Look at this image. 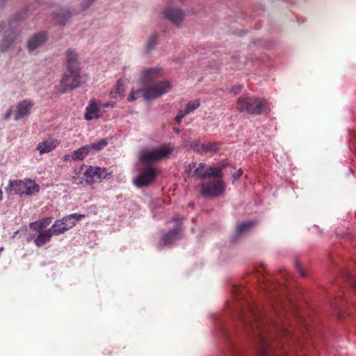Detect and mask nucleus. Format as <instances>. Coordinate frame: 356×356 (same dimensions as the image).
<instances>
[{"mask_svg":"<svg viewBox=\"0 0 356 356\" xmlns=\"http://www.w3.org/2000/svg\"><path fill=\"white\" fill-rule=\"evenodd\" d=\"M60 17V15L58 14L56 15V19H57L56 22L58 23V24H63L64 23V21H63L62 19H59L58 18Z\"/></svg>","mask_w":356,"mask_h":356,"instance_id":"32","label":"nucleus"},{"mask_svg":"<svg viewBox=\"0 0 356 356\" xmlns=\"http://www.w3.org/2000/svg\"><path fill=\"white\" fill-rule=\"evenodd\" d=\"M236 108L241 113L250 115H261L270 111L268 101L264 98L243 95L236 102Z\"/></svg>","mask_w":356,"mask_h":356,"instance_id":"4","label":"nucleus"},{"mask_svg":"<svg viewBox=\"0 0 356 356\" xmlns=\"http://www.w3.org/2000/svg\"><path fill=\"white\" fill-rule=\"evenodd\" d=\"M200 100L195 99L194 101L189 102L185 108L184 111H179L175 118V121L177 123H180L184 117L190 113L193 112L200 106Z\"/></svg>","mask_w":356,"mask_h":356,"instance_id":"16","label":"nucleus"},{"mask_svg":"<svg viewBox=\"0 0 356 356\" xmlns=\"http://www.w3.org/2000/svg\"><path fill=\"white\" fill-rule=\"evenodd\" d=\"M124 91V89L123 83L120 81H118L117 82L116 89H115V91L114 92V93L116 95H118L119 96H123Z\"/></svg>","mask_w":356,"mask_h":356,"instance_id":"23","label":"nucleus"},{"mask_svg":"<svg viewBox=\"0 0 356 356\" xmlns=\"http://www.w3.org/2000/svg\"><path fill=\"white\" fill-rule=\"evenodd\" d=\"M195 166V162H193L191 164H189L188 172H189Z\"/></svg>","mask_w":356,"mask_h":356,"instance_id":"33","label":"nucleus"},{"mask_svg":"<svg viewBox=\"0 0 356 356\" xmlns=\"http://www.w3.org/2000/svg\"><path fill=\"white\" fill-rule=\"evenodd\" d=\"M63 161H72L71 159V154H65V155H64L63 157Z\"/></svg>","mask_w":356,"mask_h":356,"instance_id":"30","label":"nucleus"},{"mask_svg":"<svg viewBox=\"0 0 356 356\" xmlns=\"http://www.w3.org/2000/svg\"><path fill=\"white\" fill-rule=\"evenodd\" d=\"M33 105V103L29 99H25L18 103L16 106V113L14 118L15 120L17 121L28 116L30 114Z\"/></svg>","mask_w":356,"mask_h":356,"instance_id":"13","label":"nucleus"},{"mask_svg":"<svg viewBox=\"0 0 356 356\" xmlns=\"http://www.w3.org/2000/svg\"><path fill=\"white\" fill-rule=\"evenodd\" d=\"M3 199V192L0 189V201Z\"/></svg>","mask_w":356,"mask_h":356,"instance_id":"37","label":"nucleus"},{"mask_svg":"<svg viewBox=\"0 0 356 356\" xmlns=\"http://www.w3.org/2000/svg\"><path fill=\"white\" fill-rule=\"evenodd\" d=\"M10 44L11 43L7 39H4L1 44V51H6L9 48Z\"/></svg>","mask_w":356,"mask_h":356,"instance_id":"24","label":"nucleus"},{"mask_svg":"<svg viewBox=\"0 0 356 356\" xmlns=\"http://www.w3.org/2000/svg\"><path fill=\"white\" fill-rule=\"evenodd\" d=\"M90 154L87 145L82 146L71 153V159L73 161H83Z\"/></svg>","mask_w":356,"mask_h":356,"instance_id":"19","label":"nucleus"},{"mask_svg":"<svg viewBox=\"0 0 356 356\" xmlns=\"http://www.w3.org/2000/svg\"><path fill=\"white\" fill-rule=\"evenodd\" d=\"M295 264H296V267L298 271L300 273V274L302 276H304L305 275V273L303 272L302 268L301 267V265H300V262L299 261H296Z\"/></svg>","mask_w":356,"mask_h":356,"instance_id":"25","label":"nucleus"},{"mask_svg":"<svg viewBox=\"0 0 356 356\" xmlns=\"http://www.w3.org/2000/svg\"><path fill=\"white\" fill-rule=\"evenodd\" d=\"M108 145V140L106 138H102L97 142L92 143L87 145L90 154H94L97 152L102 150Z\"/></svg>","mask_w":356,"mask_h":356,"instance_id":"20","label":"nucleus"},{"mask_svg":"<svg viewBox=\"0 0 356 356\" xmlns=\"http://www.w3.org/2000/svg\"><path fill=\"white\" fill-rule=\"evenodd\" d=\"M154 42H153L152 40H150L149 42V44H148V49H150L152 48V47L154 46Z\"/></svg>","mask_w":356,"mask_h":356,"instance_id":"34","label":"nucleus"},{"mask_svg":"<svg viewBox=\"0 0 356 356\" xmlns=\"http://www.w3.org/2000/svg\"><path fill=\"white\" fill-rule=\"evenodd\" d=\"M173 221L176 223V227L169 231L162 238L163 243L166 245L170 243L172 240L175 239L179 230V225L182 222V219L179 218L177 216L173 217Z\"/></svg>","mask_w":356,"mask_h":356,"instance_id":"15","label":"nucleus"},{"mask_svg":"<svg viewBox=\"0 0 356 356\" xmlns=\"http://www.w3.org/2000/svg\"><path fill=\"white\" fill-rule=\"evenodd\" d=\"M175 151V146L171 143H165L160 147H148L139 153V161L143 164H151L168 158Z\"/></svg>","mask_w":356,"mask_h":356,"instance_id":"6","label":"nucleus"},{"mask_svg":"<svg viewBox=\"0 0 356 356\" xmlns=\"http://www.w3.org/2000/svg\"><path fill=\"white\" fill-rule=\"evenodd\" d=\"M242 175V172L239 170L238 172H236L232 175V178L234 180L238 179Z\"/></svg>","mask_w":356,"mask_h":356,"instance_id":"26","label":"nucleus"},{"mask_svg":"<svg viewBox=\"0 0 356 356\" xmlns=\"http://www.w3.org/2000/svg\"><path fill=\"white\" fill-rule=\"evenodd\" d=\"M165 15L167 19L174 24H179L184 17L183 13L179 10L168 9L165 12Z\"/></svg>","mask_w":356,"mask_h":356,"instance_id":"18","label":"nucleus"},{"mask_svg":"<svg viewBox=\"0 0 356 356\" xmlns=\"http://www.w3.org/2000/svg\"><path fill=\"white\" fill-rule=\"evenodd\" d=\"M163 76V70L159 67L145 69L140 77V83L143 88L132 90L127 97L129 102H133L143 95L145 99H156L168 92L172 84L168 80L155 82Z\"/></svg>","mask_w":356,"mask_h":356,"instance_id":"1","label":"nucleus"},{"mask_svg":"<svg viewBox=\"0 0 356 356\" xmlns=\"http://www.w3.org/2000/svg\"><path fill=\"white\" fill-rule=\"evenodd\" d=\"M47 40V35L42 33L35 35L28 42V48L31 51L41 46Z\"/></svg>","mask_w":356,"mask_h":356,"instance_id":"17","label":"nucleus"},{"mask_svg":"<svg viewBox=\"0 0 356 356\" xmlns=\"http://www.w3.org/2000/svg\"><path fill=\"white\" fill-rule=\"evenodd\" d=\"M222 167L209 166L204 163H200L194 171V177L202 179L200 185V193L207 198H214L224 194L225 184L221 179Z\"/></svg>","mask_w":356,"mask_h":356,"instance_id":"2","label":"nucleus"},{"mask_svg":"<svg viewBox=\"0 0 356 356\" xmlns=\"http://www.w3.org/2000/svg\"><path fill=\"white\" fill-rule=\"evenodd\" d=\"M60 142L57 139H48L39 143L36 147V149L40 154L49 153L54 150Z\"/></svg>","mask_w":356,"mask_h":356,"instance_id":"14","label":"nucleus"},{"mask_svg":"<svg viewBox=\"0 0 356 356\" xmlns=\"http://www.w3.org/2000/svg\"><path fill=\"white\" fill-rule=\"evenodd\" d=\"M30 227L38 232L37 236L34 239L35 245L40 248L49 243L54 235L53 228L47 229H43V222H33L30 223Z\"/></svg>","mask_w":356,"mask_h":356,"instance_id":"11","label":"nucleus"},{"mask_svg":"<svg viewBox=\"0 0 356 356\" xmlns=\"http://www.w3.org/2000/svg\"><path fill=\"white\" fill-rule=\"evenodd\" d=\"M94 1V0H84L83 3L84 5V6H88L90 4H91L92 2Z\"/></svg>","mask_w":356,"mask_h":356,"instance_id":"31","label":"nucleus"},{"mask_svg":"<svg viewBox=\"0 0 356 356\" xmlns=\"http://www.w3.org/2000/svg\"><path fill=\"white\" fill-rule=\"evenodd\" d=\"M218 145L214 143L202 144L201 146V149L204 152H215L218 150Z\"/></svg>","mask_w":356,"mask_h":356,"instance_id":"22","label":"nucleus"},{"mask_svg":"<svg viewBox=\"0 0 356 356\" xmlns=\"http://www.w3.org/2000/svg\"><path fill=\"white\" fill-rule=\"evenodd\" d=\"M175 151V146L171 143H165L160 147H148L139 153V161L143 164H151L168 158Z\"/></svg>","mask_w":356,"mask_h":356,"instance_id":"5","label":"nucleus"},{"mask_svg":"<svg viewBox=\"0 0 356 356\" xmlns=\"http://www.w3.org/2000/svg\"><path fill=\"white\" fill-rule=\"evenodd\" d=\"M79 172H75V175L72 176V179L73 180L76 179L79 177Z\"/></svg>","mask_w":356,"mask_h":356,"instance_id":"36","label":"nucleus"},{"mask_svg":"<svg viewBox=\"0 0 356 356\" xmlns=\"http://www.w3.org/2000/svg\"><path fill=\"white\" fill-rule=\"evenodd\" d=\"M70 13H67L65 14H63L61 17L65 18V19H66L67 18H68L70 17Z\"/></svg>","mask_w":356,"mask_h":356,"instance_id":"35","label":"nucleus"},{"mask_svg":"<svg viewBox=\"0 0 356 356\" xmlns=\"http://www.w3.org/2000/svg\"><path fill=\"white\" fill-rule=\"evenodd\" d=\"M85 217L86 215L84 214L72 213L63 217L60 220H56L51 226L54 235L63 234L75 226L77 221L81 220Z\"/></svg>","mask_w":356,"mask_h":356,"instance_id":"8","label":"nucleus"},{"mask_svg":"<svg viewBox=\"0 0 356 356\" xmlns=\"http://www.w3.org/2000/svg\"><path fill=\"white\" fill-rule=\"evenodd\" d=\"M156 178V168L149 166L134 178L133 183L138 188H144L153 183Z\"/></svg>","mask_w":356,"mask_h":356,"instance_id":"12","label":"nucleus"},{"mask_svg":"<svg viewBox=\"0 0 356 356\" xmlns=\"http://www.w3.org/2000/svg\"><path fill=\"white\" fill-rule=\"evenodd\" d=\"M10 190L19 195H32L38 193L40 186L31 179L14 180L9 181Z\"/></svg>","mask_w":356,"mask_h":356,"instance_id":"9","label":"nucleus"},{"mask_svg":"<svg viewBox=\"0 0 356 356\" xmlns=\"http://www.w3.org/2000/svg\"><path fill=\"white\" fill-rule=\"evenodd\" d=\"M51 220V218H44L42 220H39L38 222H43V228L44 227V225L47 224L48 225Z\"/></svg>","mask_w":356,"mask_h":356,"instance_id":"27","label":"nucleus"},{"mask_svg":"<svg viewBox=\"0 0 356 356\" xmlns=\"http://www.w3.org/2000/svg\"><path fill=\"white\" fill-rule=\"evenodd\" d=\"M11 113H12V109L10 108L7 112L5 114V116H4V119L5 120H8L10 118V115H11Z\"/></svg>","mask_w":356,"mask_h":356,"instance_id":"29","label":"nucleus"},{"mask_svg":"<svg viewBox=\"0 0 356 356\" xmlns=\"http://www.w3.org/2000/svg\"><path fill=\"white\" fill-rule=\"evenodd\" d=\"M3 250V248H0V254L1 253V252Z\"/></svg>","mask_w":356,"mask_h":356,"instance_id":"39","label":"nucleus"},{"mask_svg":"<svg viewBox=\"0 0 356 356\" xmlns=\"http://www.w3.org/2000/svg\"><path fill=\"white\" fill-rule=\"evenodd\" d=\"M174 131H175L176 133H177V134H179V133L180 132V130H179V129H177V128H175V129H174Z\"/></svg>","mask_w":356,"mask_h":356,"instance_id":"38","label":"nucleus"},{"mask_svg":"<svg viewBox=\"0 0 356 356\" xmlns=\"http://www.w3.org/2000/svg\"><path fill=\"white\" fill-rule=\"evenodd\" d=\"M255 224L256 221L254 220H250L240 224L236 229V234L239 236L249 231Z\"/></svg>","mask_w":356,"mask_h":356,"instance_id":"21","label":"nucleus"},{"mask_svg":"<svg viewBox=\"0 0 356 356\" xmlns=\"http://www.w3.org/2000/svg\"><path fill=\"white\" fill-rule=\"evenodd\" d=\"M113 177L111 172H108L104 167L88 165L83 174L86 184L91 186L100 183L103 179H111Z\"/></svg>","mask_w":356,"mask_h":356,"instance_id":"7","label":"nucleus"},{"mask_svg":"<svg viewBox=\"0 0 356 356\" xmlns=\"http://www.w3.org/2000/svg\"><path fill=\"white\" fill-rule=\"evenodd\" d=\"M67 72L63 75L60 81L63 92L72 90L79 86L81 83L77 56L71 50L67 51Z\"/></svg>","mask_w":356,"mask_h":356,"instance_id":"3","label":"nucleus"},{"mask_svg":"<svg viewBox=\"0 0 356 356\" xmlns=\"http://www.w3.org/2000/svg\"><path fill=\"white\" fill-rule=\"evenodd\" d=\"M114 106V104L102 103L99 101L92 99L85 109L84 118L88 121L99 119L102 116L105 108H113Z\"/></svg>","mask_w":356,"mask_h":356,"instance_id":"10","label":"nucleus"},{"mask_svg":"<svg viewBox=\"0 0 356 356\" xmlns=\"http://www.w3.org/2000/svg\"><path fill=\"white\" fill-rule=\"evenodd\" d=\"M350 284L351 285L352 288L356 292V279H353L350 281Z\"/></svg>","mask_w":356,"mask_h":356,"instance_id":"28","label":"nucleus"}]
</instances>
